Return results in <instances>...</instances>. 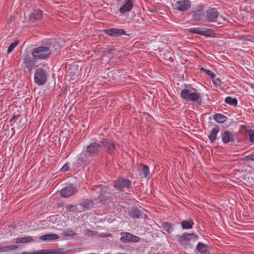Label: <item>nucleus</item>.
Masks as SVG:
<instances>
[{"label": "nucleus", "mask_w": 254, "mask_h": 254, "mask_svg": "<svg viewBox=\"0 0 254 254\" xmlns=\"http://www.w3.org/2000/svg\"><path fill=\"white\" fill-rule=\"evenodd\" d=\"M52 42H46L45 46H40L33 49L31 55L37 60H47L52 54Z\"/></svg>", "instance_id": "nucleus-1"}, {"label": "nucleus", "mask_w": 254, "mask_h": 254, "mask_svg": "<svg viewBox=\"0 0 254 254\" xmlns=\"http://www.w3.org/2000/svg\"><path fill=\"white\" fill-rule=\"evenodd\" d=\"M197 238V235L194 233H184L181 236L179 235L177 236L178 242L182 245L185 249L191 248L192 246L190 244V240H196Z\"/></svg>", "instance_id": "nucleus-2"}, {"label": "nucleus", "mask_w": 254, "mask_h": 254, "mask_svg": "<svg viewBox=\"0 0 254 254\" xmlns=\"http://www.w3.org/2000/svg\"><path fill=\"white\" fill-rule=\"evenodd\" d=\"M48 73L43 68L39 67L36 69L34 74V82L39 86L44 85L47 80Z\"/></svg>", "instance_id": "nucleus-3"}, {"label": "nucleus", "mask_w": 254, "mask_h": 254, "mask_svg": "<svg viewBox=\"0 0 254 254\" xmlns=\"http://www.w3.org/2000/svg\"><path fill=\"white\" fill-rule=\"evenodd\" d=\"M181 97L186 101H197L200 97V94L196 92H192L191 90L184 89L181 92Z\"/></svg>", "instance_id": "nucleus-4"}, {"label": "nucleus", "mask_w": 254, "mask_h": 254, "mask_svg": "<svg viewBox=\"0 0 254 254\" xmlns=\"http://www.w3.org/2000/svg\"><path fill=\"white\" fill-rule=\"evenodd\" d=\"M101 142L103 143V147L105 148L106 152L112 155L117 150L116 146L118 145L116 142L112 139L103 138Z\"/></svg>", "instance_id": "nucleus-5"}, {"label": "nucleus", "mask_w": 254, "mask_h": 254, "mask_svg": "<svg viewBox=\"0 0 254 254\" xmlns=\"http://www.w3.org/2000/svg\"><path fill=\"white\" fill-rule=\"evenodd\" d=\"M205 20L209 22H214L217 21L219 15V12L215 8H209L205 11Z\"/></svg>", "instance_id": "nucleus-6"}, {"label": "nucleus", "mask_w": 254, "mask_h": 254, "mask_svg": "<svg viewBox=\"0 0 254 254\" xmlns=\"http://www.w3.org/2000/svg\"><path fill=\"white\" fill-rule=\"evenodd\" d=\"M191 2L190 0H178L175 4V9L181 12L188 10L191 7Z\"/></svg>", "instance_id": "nucleus-7"}, {"label": "nucleus", "mask_w": 254, "mask_h": 254, "mask_svg": "<svg viewBox=\"0 0 254 254\" xmlns=\"http://www.w3.org/2000/svg\"><path fill=\"white\" fill-rule=\"evenodd\" d=\"M190 13L193 20H200L204 15V6L201 4L196 5L195 7L192 8Z\"/></svg>", "instance_id": "nucleus-8"}, {"label": "nucleus", "mask_w": 254, "mask_h": 254, "mask_svg": "<svg viewBox=\"0 0 254 254\" xmlns=\"http://www.w3.org/2000/svg\"><path fill=\"white\" fill-rule=\"evenodd\" d=\"M107 188H103L101 190L100 195L97 197L96 199L103 204H107L110 202L112 200L110 196V192Z\"/></svg>", "instance_id": "nucleus-9"}, {"label": "nucleus", "mask_w": 254, "mask_h": 254, "mask_svg": "<svg viewBox=\"0 0 254 254\" xmlns=\"http://www.w3.org/2000/svg\"><path fill=\"white\" fill-rule=\"evenodd\" d=\"M36 60L33 56L31 57L29 54L24 55L23 58V64L25 67L29 70H32L36 66Z\"/></svg>", "instance_id": "nucleus-10"}, {"label": "nucleus", "mask_w": 254, "mask_h": 254, "mask_svg": "<svg viewBox=\"0 0 254 254\" xmlns=\"http://www.w3.org/2000/svg\"><path fill=\"white\" fill-rule=\"evenodd\" d=\"M114 187L116 189L123 191V189L125 188L129 189L131 187V182L130 181L127 179L119 178L118 180H116L115 182Z\"/></svg>", "instance_id": "nucleus-11"}, {"label": "nucleus", "mask_w": 254, "mask_h": 254, "mask_svg": "<svg viewBox=\"0 0 254 254\" xmlns=\"http://www.w3.org/2000/svg\"><path fill=\"white\" fill-rule=\"evenodd\" d=\"M76 191L77 190L74 186L73 184H70L61 190L60 194L63 197L67 198L74 195Z\"/></svg>", "instance_id": "nucleus-12"}, {"label": "nucleus", "mask_w": 254, "mask_h": 254, "mask_svg": "<svg viewBox=\"0 0 254 254\" xmlns=\"http://www.w3.org/2000/svg\"><path fill=\"white\" fill-rule=\"evenodd\" d=\"M122 237L120 240L123 243L128 242L137 243L140 241V238L135 235H133L128 232H124L121 233Z\"/></svg>", "instance_id": "nucleus-13"}, {"label": "nucleus", "mask_w": 254, "mask_h": 254, "mask_svg": "<svg viewBox=\"0 0 254 254\" xmlns=\"http://www.w3.org/2000/svg\"><path fill=\"white\" fill-rule=\"evenodd\" d=\"M221 136L222 142L226 144L229 142H234L236 135L233 132L226 130L221 133Z\"/></svg>", "instance_id": "nucleus-14"}, {"label": "nucleus", "mask_w": 254, "mask_h": 254, "mask_svg": "<svg viewBox=\"0 0 254 254\" xmlns=\"http://www.w3.org/2000/svg\"><path fill=\"white\" fill-rule=\"evenodd\" d=\"M103 147L101 140L99 142H94L87 146V152L89 154H97Z\"/></svg>", "instance_id": "nucleus-15"}, {"label": "nucleus", "mask_w": 254, "mask_h": 254, "mask_svg": "<svg viewBox=\"0 0 254 254\" xmlns=\"http://www.w3.org/2000/svg\"><path fill=\"white\" fill-rule=\"evenodd\" d=\"M43 12L41 10L35 9L33 10L29 18L30 23H35L41 21L42 19Z\"/></svg>", "instance_id": "nucleus-16"}, {"label": "nucleus", "mask_w": 254, "mask_h": 254, "mask_svg": "<svg viewBox=\"0 0 254 254\" xmlns=\"http://www.w3.org/2000/svg\"><path fill=\"white\" fill-rule=\"evenodd\" d=\"M104 33L108 34L109 36L114 37H119L123 35H127L126 31L122 29L110 28L104 29L103 30Z\"/></svg>", "instance_id": "nucleus-17"}, {"label": "nucleus", "mask_w": 254, "mask_h": 254, "mask_svg": "<svg viewBox=\"0 0 254 254\" xmlns=\"http://www.w3.org/2000/svg\"><path fill=\"white\" fill-rule=\"evenodd\" d=\"M189 31L191 33L208 36H209V33L212 31V30L208 28L196 27L190 28L189 29Z\"/></svg>", "instance_id": "nucleus-18"}, {"label": "nucleus", "mask_w": 254, "mask_h": 254, "mask_svg": "<svg viewBox=\"0 0 254 254\" xmlns=\"http://www.w3.org/2000/svg\"><path fill=\"white\" fill-rule=\"evenodd\" d=\"M77 205L80 206L82 208V211H84L92 208L94 203L91 198H86L82 199Z\"/></svg>", "instance_id": "nucleus-19"}, {"label": "nucleus", "mask_w": 254, "mask_h": 254, "mask_svg": "<svg viewBox=\"0 0 254 254\" xmlns=\"http://www.w3.org/2000/svg\"><path fill=\"white\" fill-rule=\"evenodd\" d=\"M133 7V0H124V3L119 8V12L122 14L130 11Z\"/></svg>", "instance_id": "nucleus-20"}, {"label": "nucleus", "mask_w": 254, "mask_h": 254, "mask_svg": "<svg viewBox=\"0 0 254 254\" xmlns=\"http://www.w3.org/2000/svg\"><path fill=\"white\" fill-rule=\"evenodd\" d=\"M33 237L26 236L24 237H18L13 239V242L16 244L30 243L34 241Z\"/></svg>", "instance_id": "nucleus-21"}, {"label": "nucleus", "mask_w": 254, "mask_h": 254, "mask_svg": "<svg viewBox=\"0 0 254 254\" xmlns=\"http://www.w3.org/2000/svg\"><path fill=\"white\" fill-rule=\"evenodd\" d=\"M195 250L201 254H207L209 253V247L202 243L199 242L196 246Z\"/></svg>", "instance_id": "nucleus-22"}, {"label": "nucleus", "mask_w": 254, "mask_h": 254, "mask_svg": "<svg viewBox=\"0 0 254 254\" xmlns=\"http://www.w3.org/2000/svg\"><path fill=\"white\" fill-rule=\"evenodd\" d=\"M220 128L218 126H216L212 128L211 133L208 136L211 143H214L217 138V135L219 131Z\"/></svg>", "instance_id": "nucleus-23"}, {"label": "nucleus", "mask_w": 254, "mask_h": 254, "mask_svg": "<svg viewBox=\"0 0 254 254\" xmlns=\"http://www.w3.org/2000/svg\"><path fill=\"white\" fill-rule=\"evenodd\" d=\"M128 215L132 218L138 219L141 216V211L137 207H133L128 212Z\"/></svg>", "instance_id": "nucleus-24"}, {"label": "nucleus", "mask_w": 254, "mask_h": 254, "mask_svg": "<svg viewBox=\"0 0 254 254\" xmlns=\"http://www.w3.org/2000/svg\"><path fill=\"white\" fill-rule=\"evenodd\" d=\"M181 224L183 229H190L192 228V225L194 224V223L191 219L189 218L183 220L181 222Z\"/></svg>", "instance_id": "nucleus-25"}, {"label": "nucleus", "mask_w": 254, "mask_h": 254, "mask_svg": "<svg viewBox=\"0 0 254 254\" xmlns=\"http://www.w3.org/2000/svg\"><path fill=\"white\" fill-rule=\"evenodd\" d=\"M59 238V236L55 234H47L41 236L39 239L42 241H51L57 240Z\"/></svg>", "instance_id": "nucleus-26"}, {"label": "nucleus", "mask_w": 254, "mask_h": 254, "mask_svg": "<svg viewBox=\"0 0 254 254\" xmlns=\"http://www.w3.org/2000/svg\"><path fill=\"white\" fill-rule=\"evenodd\" d=\"M19 246L16 245H11L7 246H0V253L9 252L18 249Z\"/></svg>", "instance_id": "nucleus-27"}, {"label": "nucleus", "mask_w": 254, "mask_h": 254, "mask_svg": "<svg viewBox=\"0 0 254 254\" xmlns=\"http://www.w3.org/2000/svg\"><path fill=\"white\" fill-rule=\"evenodd\" d=\"M162 227L168 234H171L174 230L173 225L169 222H163Z\"/></svg>", "instance_id": "nucleus-28"}, {"label": "nucleus", "mask_w": 254, "mask_h": 254, "mask_svg": "<svg viewBox=\"0 0 254 254\" xmlns=\"http://www.w3.org/2000/svg\"><path fill=\"white\" fill-rule=\"evenodd\" d=\"M214 120L218 123H223L227 120V117L222 114H215L213 116Z\"/></svg>", "instance_id": "nucleus-29"}, {"label": "nucleus", "mask_w": 254, "mask_h": 254, "mask_svg": "<svg viewBox=\"0 0 254 254\" xmlns=\"http://www.w3.org/2000/svg\"><path fill=\"white\" fill-rule=\"evenodd\" d=\"M225 102L230 105L236 107L237 106L238 100L236 98H233L230 96H228L225 98Z\"/></svg>", "instance_id": "nucleus-30"}, {"label": "nucleus", "mask_w": 254, "mask_h": 254, "mask_svg": "<svg viewBox=\"0 0 254 254\" xmlns=\"http://www.w3.org/2000/svg\"><path fill=\"white\" fill-rule=\"evenodd\" d=\"M64 249H47V254H64Z\"/></svg>", "instance_id": "nucleus-31"}, {"label": "nucleus", "mask_w": 254, "mask_h": 254, "mask_svg": "<svg viewBox=\"0 0 254 254\" xmlns=\"http://www.w3.org/2000/svg\"><path fill=\"white\" fill-rule=\"evenodd\" d=\"M140 165L142 167V171L144 178H148L150 175L149 167L144 164L141 163Z\"/></svg>", "instance_id": "nucleus-32"}, {"label": "nucleus", "mask_w": 254, "mask_h": 254, "mask_svg": "<svg viewBox=\"0 0 254 254\" xmlns=\"http://www.w3.org/2000/svg\"><path fill=\"white\" fill-rule=\"evenodd\" d=\"M77 206H78L77 204L75 205L72 204H67L65 208L67 212H76L77 209H78Z\"/></svg>", "instance_id": "nucleus-33"}, {"label": "nucleus", "mask_w": 254, "mask_h": 254, "mask_svg": "<svg viewBox=\"0 0 254 254\" xmlns=\"http://www.w3.org/2000/svg\"><path fill=\"white\" fill-rule=\"evenodd\" d=\"M76 233L73 230H67L62 233V235L65 237H73L76 236Z\"/></svg>", "instance_id": "nucleus-34"}, {"label": "nucleus", "mask_w": 254, "mask_h": 254, "mask_svg": "<svg viewBox=\"0 0 254 254\" xmlns=\"http://www.w3.org/2000/svg\"><path fill=\"white\" fill-rule=\"evenodd\" d=\"M84 234L87 237H93L95 236H97L98 232H96V231L91 230L88 229H87L85 230Z\"/></svg>", "instance_id": "nucleus-35"}, {"label": "nucleus", "mask_w": 254, "mask_h": 254, "mask_svg": "<svg viewBox=\"0 0 254 254\" xmlns=\"http://www.w3.org/2000/svg\"><path fill=\"white\" fill-rule=\"evenodd\" d=\"M201 70L204 72L206 73L208 76H209L211 78H214L215 77V74L211 70L205 69L204 68H202Z\"/></svg>", "instance_id": "nucleus-36"}, {"label": "nucleus", "mask_w": 254, "mask_h": 254, "mask_svg": "<svg viewBox=\"0 0 254 254\" xmlns=\"http://www.w3.org/2000/svg\"><path fill=\"white\" fill-rule=\"evenodd\" d=\"M18 45V41H15L12 43H11L9 47L8 48L7 52V53H11L13 49Z\"/></svg>", "instance_id": "nucleus-37"}, {"label": "nucleus", "mask_w": 254, "mask_h": 254, "mask_svg": "<svg viewBox=\"0 0 254 254\" xmlns=\"http://www.w3.org/2000/svg\"><path fill=\"white\" fill-rule=\"evenodd\" d=\"M249 136V140L252 143H254V130L250 129L248 131Z\"/></svg>", "instance_id": "nucleus-38"}, {"label": "nucleus", "mask_w": 254, "mask_h": 254, "mask_svg": "<svg viewBox=\"0 0 254 254\" xmlns=\"http://www.w3.org/2000/svg\"><path fill=\"white\" fill-rule=\"evenodd\" d=\"M213 83L216 87H220L221 86V81L218 78L213 79Z\"/></svg>", "instance_id": "nucleus-39"}, {"label": "nucleus", "mask_w": 254, "mask_h": 254, "mask_svg": "<svg viewBox=\"0 0 254 254\" xmlns=\"http://www.w3.org/2000/svg\"><path fill=\"white\" fill-rule=\"evenodd\" d=\"M97 236H99L101 238H107L112 237V234L110 233H102L100 234H98Z\"/></svg>", "instance_id": "nucleus-40"}, {"label": "nucleus", "mask_w": 254, "mask_h": 254, "mask_svg": "<svg viewBox=\"0 0 254 254\" xmlns=\"http://www.w3.org/2000/svg\"><path fill=\"white\" fill-rule=\"evenodd\" d=\"M69 164L68 163H65L61 169L62 172H66L69 170Z\"/></svg>", "instance_id": "nucleus-41"}, {"label": "nucleus", "mask_w": 254, "mask_h": 254, "mask_svg": "<svg viewBox=\"0 0 254 254\" xmlns=\"http://www.w3.org/2000/svg\"><path fill=\"white\" fill-rule=\"evenodd\" d=\"M33 254H47V249L40 250L34 252Z\"/></svg>", "instance_id": "nucleus-42"}, {"label": "nucleus", "mask_w": 254, "mask_h": 254, "mask_svg": "<svg viewBox=\"0 0 254 254\" xmlns=\"http://www.w3.org/2000/svg\"><path fill=\"white\" fill-rule=\"evenodd\" d=\"M250 160H251V155L246 156L242 159V160L247 161H249Z\"/></svg>", "instance_id": "nucleus-43"}, {"label": "nucleus", "mask_w": 254, "mask_h": 254, "mask_svg": "<svg viewBox=\"0 0 254 254\" xmlns=\"http://www.w3.org/2000/svg\"><path fill=\"white\" fill-rule=\"evenodd\" d=\"M83 160L82 158H79L77 160L78 163L80 164L83 162Z\"/></svg>", "instance_id": "nucleus-44"}, {"label": "nucleus", "mask_w": 254, "mask_h": 254, "mask_svg": "<svg viewBox=\"0 0 254 254\" xmlns=\"http://www.w3.org/2000/svg\"><path fill=\"white\" fill-rule=\"evenodd\" d=\"M15 118V114H14L12 117L9 120V122H12V121L14 119V118Z\"/></svg>", "instance_id": "nucleus-45"}, {"label": "nucleus", "mask_w": 254, "mask_h": 254, "mask_svg": "<svg viewBox=\"0 0 254 254\" xmlns=\"http://www.w3.org/2000/svg\"><path fill=\"white\" fill-rule=\"evenodd\" d=\"M114 51V49H108V52L109 53H111Z\"/></svg>", "instance_id": "nucleus-46"}, {"label": "nucleus", "mask_w": 254, "mask_h": 254, "mask_svg": "<svg viewBox=\"0 0 254 254\" xmlns=\"http://www.w3.org/2000/svg\"><path fill=\"white\" fill-rule=\"evenodd\" d=\"M251 160L254 161V154L251 155Z\"/></svg>", "instance_id": "nucleus-47"}, {"label": "nucleus", "mask_w": 254, "mask_h": 254, "mask_svg": "<svg viewBox=\"0 0 254 254\" xmlns=\"http://www.w3.org/2000/svg\"><path fill=\"white\" fill-rule=\"evenodd\" d=\"M197 103H198V104H200L201 101H200L199 102H197Z\"/></svg>", "instance_id": "nucleus-48"}]
</instances>
